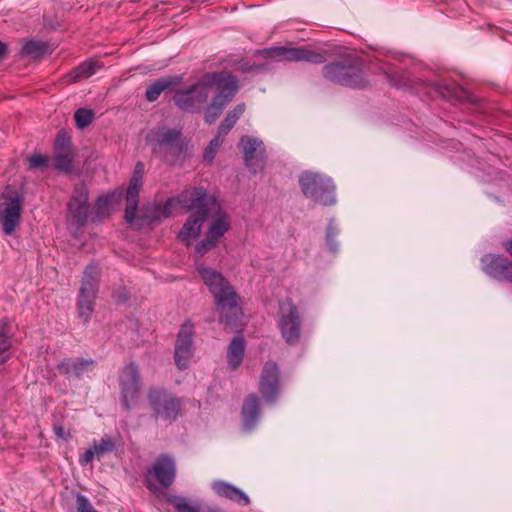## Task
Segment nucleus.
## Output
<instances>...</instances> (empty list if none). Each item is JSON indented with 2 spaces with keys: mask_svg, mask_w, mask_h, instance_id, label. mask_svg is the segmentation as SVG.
<instances>
[{
  "mask_svg": "<svg viewBox=\"0 0 512 512\" xmlns=\"http://www.w3.org/2000/svg\"><path fill=\"white\" fill-rule=\"evenodd\" d=\"M177 203L185 213L192 211L178 233V238L183 242L197 238L203 223L212 215L204 239L195 247V254L201 258L215 249L220 239L230 230L231 218L222 208L218 197L208 194L202 186L184 189L177 195Z\"/></svg>",
  "mask_w": 512,
  "mask_h": 512,
  "instance_id": "f257e3e1",
  "label": "nucleus"
},
{
  "mask_svg": "<svg viewBox=\"0 0 512 512\" xmlns=\"http://www.w3.org/2000/svg\"><path fill=\"white\" fill-rule=\"evenodd\" d=\"M196 270L214 297L216 310L220 314V322L233 328L236 327L242 310L240 297L231 283L220 272L203 263H197Z\"/></svg>",
  "mask_w": 512,
  "mask_h": 512,
  "instance_id": "f03ea898",
  "label": "nucleus"
},
{
  "mask_svg": "<svg viewBox=\"0 0 512 512\" xmlns=\"http://www.w3.org/2000/svg\"><path fill=\"white\" fill-rule=\"evenodd\" d=\"M146 141L151 146L152 153L168 164H174L187 151V142L182 139L180 129L164 126L153 128L147 134Z\"/></svg>",
  "mask_w": 512,
  "mask_h": 512,
  "instance_id": "7ed1b4c3",
  "label": "nucleus"
},
{
  "mask_svg": "<svg viewBox=\"0 0 512 512\" xmlns=\"http://www.w3.org/2000/svg\"><path fill=\"white\" fill-rule=\"evenodd\" d=\"M217 72H208L197 83L184 90H177L173 96L176 106L185 112H199L207 103L210 90L219 80Z\"/></svg>",
  "mask_w": 512,
  "mask_h": 512,
  "instance_id": "20e7f679",
  "label": "nucleus"
},
{
  "mask_svg": "<svg viewBox=\"0 0 512 512\" xmlns=\"http://www.w3.org/2000/svg\"><path fill=\"white\" fill-rule=\"evenodd\" d=\"M298 182L303 195L315 204L331 206L336 203L335 185L330 177L319 172L303 171Z\"/></svg>",
  "mask_w": 512,
  "mask_h": 512,
  "instance_id": "39448f33",
  "label": "nucleus"
},
{
  "mask_svg": "<svg viewBox=\"0 0 512 512\" xmlns=\"http://www.w3.org/2000/svg\"><path fill=\"white\" fill-rule=\"evenodd\" d=\"M322 74L327 81L345 87L362 89L369 83L360 66L347 59L324 65Z\"/></svg>",
  "mask_w": 512,
  "mask_h": 512,
  "instance_id": "423d86ee",
  "label": "nucleus"
},
{
  "mask_svg": "<svg viewBox=\"0 0 512 512\" xmlns=\"http://www.w3.org/2000/svg\"><path fill=\"white\" fill-rule=\"evenodd\" d=\"M99 278V266L95 263L87 265L83 272L77 297L78 314L85 325L89 323L94 311L95 300L99 290Z\"/></svg>",
  "mask_w": 512,
  "mask_h": 512,
  "instance_id": "0eeeda50",
  "label": "nucleus"
},
{
  "mask_svg": "<svg viewBox=\"0 0 512 512\" xmlns=\"http://www.w3.org/2000/svg\"><path fill=\"white\" fill-rule=\"evenodd\" d=\"M217 73L220 77L213 87L217 89V94L207 106L204 115V120L208 124H212L217 120L239 90L236 76L226 71H219Z\"/></svg>",
  "mask_w": 512,
  "mask_h": 512,
  "instance_id": "6e6552de",
  "label": "nucleus"
},
{
  "mask_svg": "<svg viewBox=\"0 0 512 512\" xmlns=\"http://www.w3.org/2000/svg\"><path fill=\"white\" fill-rule=\"evenodd\" d=\"M147 400L156 419L172 423L182 414L183 405L181 400L166 389L150 388L147 393Z\"/></svg>",
  "mask_w": 512,
  "mask_h": 512,
  "instance_id": "1a4fd4ad",
  "label": "nucleus"
},
{
  "mask_svg": "<svg viewBox=\"0 0 512 512\" xmlns=\"http://www.w3.org/2000/svg\"><path fill=\"white\" fill-rule=\"evenodd\" d=\"M118 382L121 404L125 410L129 411L138 403L142 387L138 365L135 362L125 365L119 373Z\"/></svg>",
  "mask_w": 512,
  "mask_h": 512,
  "instance_id": "9d476101",
  "label": "nucleus"
},
{
  "mask_svg": "<svg viewBox=\"0 0 512 512\" xmlns=\"http://www.w3.org/2000/svg\"><path fill=\"white\" fill-rule=\"evenodd\" d=\"M153 477L162 487H170L176 478L175 459L169 454H161L157 457L151 467L147 469L145 485L149 491L156 493L158 491V487L156 483L152 481Z\"/></svg>",
  "mask_w": 512,
  "mask_h": 512,
  "instance_id": "9b49d317",
  "label": "nucleus"
},
{
  "mask_svg": "<svg viewBox=\"0 0 512 512\" xmlns=\"http://www.w3.org/2000/svg\"><path fill=\"white\" fill-rule=\"evenodd\" d=\"M278 328L281 336L288 345H295L300 341L301 317L297 306L291 298L280 305Z\"/></svg>",
  "mask_w": 512,
  "mask_h": 512,
  "instance_id": "f8f14e48",
  "label": "nucleus"
},
{
  "mask_svg": "<svg viewBox=\"0 0 512 512\" xmlns=\"http://www.w3.org/2000/svg\"><path fill=\"white\" fill-rule=\"evenodd\" d=\"M268 58L276 61L308 62L323 64L326 61L323 52L312 50L308 47L275 46L265 49Z\"/></svg>",
  "mask_w": 512,
  "mask_h": 512,
  "instance_id": "ddd939ff",
  "label": "nucleus"
},
{
  "mask_svg": "<svg viewBox=\"0 0 512 512\" xmlns=\"http://www.w3.org/2000/svg\"><path fill=\"white\" fill-rule=\"evenodd\" d=\"M239 147L243 153L245 165L251 173L256 174L264 169L266 149L260 139L248 135L242 136Z\"/></svg>",
  "mask_w": 512,
  "mask_h": 512,
  "instance_id": "4468645a",
  "label": "nucleus"
},
{
  "mask_svg": "<svg viewBox=\"0 0 512 512\" xmlns=\"http://www.w3.org/2000/svg\"><path fill=\"white\" fill-rule=\"evenodd\" d=\"M144 174L145 166L142 162L138 161L134 166L125 195L126 208L124 218L130 225L136 220L139 205V194L143 185Z\"/></svg>",
  "mask_w": 512,
  "mask_h": 512,
  "instance_id": "2eb2a0df",
  "label": "nucleus"
},
{
  "mask_svg": "<svg viewBox=\"0 0 512 512\" xmlns=\"http://www.w3.org/2000/svg\"><path fill=\"white\" fill-rule=\"evenodd\" d=\"M259 392L266 403L273 404L280 394V371L276 362L267 361L259 379Z\"/></svg>",
  "mask_w": 512,
  "mask_h": 512,
  "instance_id": "dca6fc26",
  "label": "nucleus"
},
{
  "mask_svg": "<svg viewBox=\"0 0 512 512\" xmlns=\"http://www.w3.org/2000/svg\"><path fill=\"white\" fill-rule=\"evenodd\" d=\"M194 325L186 321L180 328L175 343V364L180 370L188 368L194 353Z\"/></svg>",
  "mask_w": 512,
  "mask_h": 512,
  "instance_id": "f3484780",
  "label": "nucleus"
},
{
  "mask_svg": "<svg viewBox=\"0 0 512 512\" xmlns=\"http://www.w3.org/2000/svg\"><path fill=\"white\" fill-rule=\"evenodd\" d=\"M4 200L0 202V223L5 235H12L18 228L21 219L22 197H14L3 193Z\"/></svg>",
  "mask_w": 512,
  "mask_h": 512,
  "instance_id": "a211bd4d",
  "label": "nucleus"
},
{
  "mask_svg": "<svg viewBox=\"0 0 512 512\" xmlns=\"http://www.w3.org/2000/svg\"><path fill=\"white\" fill-rule=\"evenodd\" d=\"M54 165L55 168L63 173H70L73 168L74 152L72 149L71 138L64 131H58L54 142Z\"/></svg>",
  "mask_w": 512,
  "mask_h": 512,
  "instance_id": "6ab92c4d",
  "label": "nucleus"
},
{
  "mask_svg": "<svg viewBox=\"0 0 512 512\" xmlns=\"http://www.w3.org/2000/svg\"><path fill=\"white\" fill-rule=\"evenodd\" d=\"M483 271L490 277L512 283V261L503 255L487 254L481 258Z\"/></svg>",
  "mask_w": 512,
  "mask_h": 512,
  "instance_id": "aec40b11",
  "label": "nucleus"
},
{
  "mask_svg": "<svg viewBox=\"0 0 512 512\" xmlns=\"http://www.w3.org/2000/svg\"><path fill=\"white\" fill-rule=\"evenodd\" d=\"M97 363L94 359L66 358L59 362L57 368L60 374L67 378L80 379L85 373L92 371Z\"/></svg>",
  "mask_w": 512,
  "mask_h": 512,
  "instance_id": "412c9836",
  "label": "nucleus"
},
{
  "mask_svg": "<svg viewBox=\"0 0 512 512\" xmlns=\"http://www.w3.org/2000/svg\"><path fill=\"white\" fill-rule=\"evenodd\" d=\"M260 400L256 394L252 393L247 396L242 406V421L246 430H251L260 418Z\"/></svg>",
  "mask_w": 512,
  "mask_h": 512,
  "instance_id": "4be33fe9",
  "label": "nucleus"
},
{
  "mask_svg": "<svg viewBox=\"0 0 512 512\" xmlns=\"http://www.w3.org/2000/svg\"><path fill=\"white\" fill-rule=\"evenodd\" d=\"M103 67V63L98 59L90 58L83 61L69 73L65 75L68 83H75L82 79H87L94 75L99 69Z\"/></svg>",
  "mask_w": 512,
  "mask_h": 512,
  "instance_id": "5701e85b",
  "label": "nucleus"
},
{
  "mask_svg": "<svg viewBox=\"0 0 512 512\" xmlns=\"http://www.w3.org/2000/svg\"><path fill=\"white\" fill-rule=\"evenodd\" d=\"M212 489L220 497L235 501L243 506L250 504L249 497L242 490L225 481H215L212 484Z\"/></svg>",
  "mask_w": 512,
  "mask_h": 512,
  "instance_id": "b1692460",
  "label": "nucleus"
},
{
  "mask_svg": "<svg viewBox=\"0 0 512 512\" xmlns=\"http://www.w3.org/2000/svg\"><path fill=\"white\" fill-rule=\"evenodd\" d=\"M11 320L4 317L0 320V365L7 363L11 358L12 335Z\"/></svg>",
  "mask_w": 512,
  "mask_h": 512,
  "instance_id": "393cba45",
  "label": "nucleus"
},
{
  "mask_svg": "<svg viewBox=\"0 0 512 512\" xmlns=\"http://www.w3.org/2000/svg\"><path fill=\"white\" fill-rule=\"evenodd\" d=\"M181 77H162L155 80L146 88L145 98L149 102L156 101L162 92L170 89L181 82Z\"/></svg>",
  "mask_w": 512,
  "mask_h": 512,
  "instance_id": "a878e982",
  "label": "nucleus"
},
{
  "mask_svg": "<svg viewBox=\"0 0 512 512\" xmlns=\"http://www.w3.org/2000/svg\"><path fill=\"white\" fill-rule=\"evenodd\" d=\"M245 341L242 337H234L227 350V361L231 369H237L243 361Z\"/></svg>",
  "mask_w": 512,
  "mask_h": 512,
  "instance_id": "bb28decb",
  "label": "nucleus"
},
{
  "mask_svg": "<svg viewBox=\"0 0 512 512\" xmlns=\"http://www.w3.org/2000/svg\"><path fill=\"white\" fill-rule=\"evenodd\" d=\"M67 211L68 226L70 229L77 232L87 224L89 207H71L67 205Z\"/></svg>",
  "mask_w": 512,
  "mask_h": 512,
  "instance_id": "cd10ccee",
  "label": "nucleus"
},
{
  "mask_svg": "<svg viewBox=\"0 0 512 512\" xmlns=\"http://www.w3.org/2000/svg\"><path fill=\"white\" fill-rule=\"evenodd\" d=\"M245 108V104L241 103L236 105L231 111H229L225 118L220 123L217 133H219L220 136L225 137L230 132V130L235 126L240 117L243 115Z\"/></svg>",
  "mask_w": 512,
  "mask_h": 512,
  "instance_id": "c85d7f7f",
  "label": "nucleus"
},
{
  "mask_svg": "<svg viewBox=\"0 0 512 512\" xmlns=\"http://www.w3.org/2000/svg\"><path fill=\"white\" fill-rule=\"evenodd\" d=\"M120 196L121 192H112L99 197L95 204L96 216L102 218L108 215L110 207L119 200Z\"/></svg>",
  "mask_w": 512,
  "mask_h": 512,
  "instance_id": "c756f323",
  "label": "nucleus"
},
{
  "mask_svg": "<svg viewBox=\"0 0 512 512\" xmlns=\"http://www.w3.org/2000/svg\"><path fill=\"white\" fill-rule=\"evenodd\" d=\"M89 191L85 184H76L72 196L68 202L71 207H89Z\"/></svg>",
  "mask_w": 512,
  "mask_h": 512,
  "instance_id": "7c9ffc66",
  "label": "nucleus"
},
{
  "mask_svg": "<svg viewBox=\"0 0 512 512\" xmlns=\"http://www.w3.org/2000/svg\"><path fill=\"white\" fill-rule=\"evenodd\" d=\"M117 442L109 435L103 436L99 441L93 442V448L96 452V458L100 460L105 454L115 450Z\"/></svg>",
  "mask_w": 512,
  "mask_h": 512,
  "instance_id": "2f4dec72",
  "label": "nucleus"
},
{
  "mask_svg": "<svg viewBox=\"0 0 512 512\" xmlns=\"http://www.w3.org/2000/svg\"><path fill=\"white\" fill-rule=\"evenodd\" d=\"M94 118V112L90 109L86 108H79L74 113V120L76 123V126L79 129H85L88 127Z\"/></svg>",
  "mask_w": 512,
  "mask_h": 512,
  "instance_id": "473e14b6",
  "label": "nucleus"
},
{
  "mask_svg": "<svg viewBox=\"0 0 512 512\" xmlns=\"http://www.w3.org/2000/svg\"><path fill=\"white\" fill-rule=\"evenodd\" d=\"M168 502L173 505L176 512H200V510L191 505L186 498L181 496H171Z\"/></svg>",
  "mask_w": 512,
  "mask_h": 512,
  "instance_id": "72a5a7b5",
  "label": "nucleus"
},
{
  "mask_svg": "<svg viewBox=\"0 0 512 512\" xmlns=\"http://www.w3.org/2000/svg\"><path fill=\"white\" fill-rule=\"evenodd\" d=\"M223 140L224 136H220V134L217 133V135L209 142V145L207 146L203 154V159L206 162L211 163L214 160L216 152L222 145Z\"/></svg>",
  "mask_w": 512,
  "mask_h": 512,
  "instance_id": "f704fd0d",
  "label": "nucleus"
},
{
  "mask_svg": "<svg viewBox=\"0 0 512 512\" xmlns=\"http://www.w3.org/2000/svg\"><path fill=\"white\" fill-rule=\"evenodd\" d=\"M160 212V203H154L153 205L147 206L143 209L142 218L149 224L158 222L163 219V217H160Z\"/></svg>",
  "mask_w": 512,
  "mask_h": 512,
  "instance_id": "c9c22d12",
  "label": "nucleus"
},
{
  "mask_svg": "<svg viewBox=\"0 0 512 512\" xmlns=\"http://www.w3.org/2000/svg\"><path fill=\"white\" fill-rule=\"evenodd\" d=\"M338 233H339V231L336 228V226L334 225L333 221H330L327 226L326 244L332 252H336L338 250V244L335 240Z\"/></svg>",
  "mask_w": 512,
  "mask_h": 512,
  "instance_id": "e433bc0d",
  "label": "nucleus"
},
{
  "mask_svg": "<svg viewBox=\"0 0 512 512\" xmlns=\"http://www.w3.org/2000/svg\"><path fill=\"white\" fill-rule=\"evenodd\" d=\"M23 50L28 55H40L45 52L46 44L39 41H29L24 45Z\"/></svg>",
  "mask_w": 512,
  "mask_h": 512,
  "instance_id": "4c0bfd02",
  "label": "nucleus"
},
{
  "mask_svg": "<svg viewBox=\"0 0 512 512\" xmlns=\"http://www.w3.org/2000/svg\"><path fill=\"white\" fill-rule=\"evenodd\" d=\"M76 510L77 512H98L89 499L80 493L76 496Z\"/></svg>",
  "mask_w": 512,
  "mask_h": 512,
  "instance_id": "58836bf2",
  "label": "nucleus"
},
{
  "mask_svg": "<svg viewBox=\"0 0 512 512\" xmlns=\"http://www.w3.org/2000/svg\"><path fill=\"white\" fill-rule=\"evenodd\" d=\"M49 158L41 154H34L28 158L30 169L44 168L47 166Z\"/></svg>",
  "mask_w": 512,
  "mask_h": 512,
  "instance_id": "ea45409f",
  "label": "nucleus"
},
{
  "mask_svg": "<svg viewBox=\"0 0 512 512\" xmlns=\"http://www.w3.org/2000/svg\"><path fill=\"white\" fill-rule=\"evenodd\" d=\"M447 91L448 93L444 94L445 97H453L459 101H464L469 98V93L465 89L459 88L458 86H452L451 88L447 87Z\"/></svg>",
  "mask_w": 512,
  "mask_h": 512,
  "instance_id": "a19ab883",
  "label": "nucleus"
},
{
  "mask_svg": "<svg viewBox=\"0 0 512 512\" xmlns=\"http://www.w3.org/2000/svg\"><path fill=\"white\" fill-rule=\"evenodd\" d=\"M174 205H178L177 196L168 198L164 204L160 203V217H163V219L169 218L172 215V208Z\"/></svg>",
  "mask_w": 512,
  "mask_h": 512,
  "instance_id": "79ce46f5",
  "label": "nucleus"
},
{
  "mask_svg": "<svg viewBox=\"0 0 512 512\" xmlns=\"http://www.w3.org/2000/svg\"><path fill=\"white\" fill-rule=\"evenodd\" d=\"M94 457H96V452L94 448H90L86 450L79 458V462L82 466H86L90 463H92Z\"/></svg>",
  "mask_w": 512,
  "mask_h": 512,
  "instance_id": "37998d69",
  "label": "nucleus"
},
{
  "mask_svg": "<svg viewBox=\"0 0 512 512\" xmlns=\"http://www.w3.org/2000/svg\"><path fill=\"white\" fill-rule=\"evenodd\" d=\"M54 432L59 438H62V439L69 438V434L66 433L64 427L61 425L54 426Z\"/></svg>",
  "mask_w": 512,
  "mask_h": 512,
  "instance_id": "c03bdc74",
  "label": "nucleus"
},
{
  "mask_svg": "<svg viewBox=\"0 0 512 512\" xmlns=\"http://www.w3.org/2000/svg\"><path fill=\"white\" fill-rule=\"evenodd\" d=\"M7 52V46L5 43L0 41V60L3 59Z\"/></svg>",
  "mask_w": 512,
  "mask_h": 512,
  "instance_id": "a18cd8bd",
  "label": "nucleus"
},
{
  "mask_svg": "<svg viewBox=\"0 0 512 512\" xmlns=\"http://www.w3.org/2000/svg\"><path fill=\"white\" fill-rule=\"evenodd\" d=\"M504 248L512 257V240H508L504 243Z\"/></svg>",
  "mask_w": 512,
  "mask_h": 512,
  "instance_id": "49530a36",
  "label": "nucleus"
},
{
  "mask_svg": "<svg viewBox=\"0 0 512 512\" xmlns=\"http://www.w3.org/2000/svg\"><path fill=\"white\" fill-rule=\"evenodd\" d=\"M206 512H226L225 510H223L222 508L220 507H208L206 509Z\"/></svg>",
  "mask_w": 512,
  "mask_h": 512,
  "instance_id": "de8ad7c7",
  "label": "nucleus"
}]
</instances>
